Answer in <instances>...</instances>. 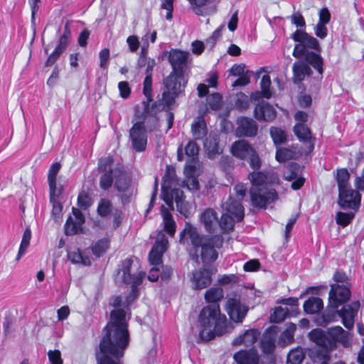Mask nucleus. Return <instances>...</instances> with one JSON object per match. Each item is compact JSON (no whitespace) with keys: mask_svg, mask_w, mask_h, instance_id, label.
I'll use <instances>...</instances> for the list:
<instances>
[{"mask_svg":"<svg viewBox=\"0 0 364 364\" xmlns=\"http://www.w3.org/2000/svg\"><path fill=\"white\" fill-rule=\"evenodd\" d=\"M122 302L119 296L112 299L111 304L115 309L111 312L110 321L105 327L106 333L100 343L98 364H121L119 359L129 344L126 313L119 308Z\"/></svg>","mask_w":364,"mask_h":364,"instance_id":"nucleus-1","label":"nucleus"},{"mask_svg":"<svg viewBox=\"0 0 364 364\" xmlns=\"http://www.w3.org/2000/svg\"><path fill=\"white\" fill-rule=\"evenodd\" d=\"M180 243L188 245L191 243L195 252H190L193 259L198 260L197 252L200 250V257L204 264L214 262L218 258L217 250L222 247L223 238L221 235H215L211 237L199 234L197 228L186 223L185 228L180 233Z\"/></svg>","mask_w":364,"mask_h":364,"instance_id":"nucleus-2","label":"nucleus"},{"mask_svg":"<svg viewBox=\"0 0 364 364\" xmlns=\"http://www.w3.org/2000/svg\"><path fill=\"white\" fill-rule=\"evenodd\" d=\"M199 338L208 341L228 331L226 317L220 314L218 304H210L202 309L198 316Z\"/></svg>","mask_w":364,"mask_h":364,"instance_id":"nucleus-3","label":"nucleus"},{"mask_svg":"<svg viewBox=\"0 0 364 364\" xmlns=\"http://www.w3.org/2000/svg\"><path fill=\"white\" fill-rule=\"evenodd\" d=\"M292 38L298 42L294 46L293 55L296 58L305 56L306 62L311 65L320 75H322L323 63L321 56L314 52H307V49L320 50L318 40L301 29H297L292 34Z\"/></svg>","mask_w":364,"mask_h":364,"instance_id":"nucleus-4","label":"nucleus"},{"mask_svg":"<svg viewBox=\"0 0 364 364\" xmlns=\"http://www.w3.org/2000/svg\"><path fill=\"white\" fill-rule=\"evenodd\" d=\"M252 183L250 191L252 205L257 208H265L277 199V193L274 189L269 188L268 176L261 171H254L249 175Z\"/></svg>","mask_w":364,"mask_h":364,"instance_id":"nucleus-5","label":"nucleus"},{"mask_svg":"<svg viewBox=\"0 0 364 364\" xmlns=\"http://www.w3.org/2000/svg\"><path fill=\"white\" fill-rule=\"evenodd\" d=\"M134 267H136V265L134 264V260L126 259L122 262L117 274V279H120L126 284L130 285L132 288L123 303V305L126 307L137 299L139 296L137 287L141 284L145 277V273L141 271L132 274Z\"/></svg>","mask_w":364,"mask_h":364,"instance_id":"nucleus-6","label":"nucleus"},{"mask_svg":"<svg viewBox=\"0 0 364 364\" xmlns=\"http://www.w3.org/2000/svg\"><path fill=\"white\" fill-rule=\"evenodd\" d=\"M230 215L228 212L223 213L219 220L217 212L208 208L200 213L199 219L205 231L209 233H215L218 231L229 232L233 230L235 225V220Z\"/></svg>","mask_w":364,"mask_h":364,"instance_id":"nucleus-7","label":"nucleus"},{"mask_svg":"<svg viewBox=\"0 0 364 364\" xmlns=\"http://www.w3.org/2000/svg\"><path fill=\"white\" fill-rule=\"evenodd\" d=\"M171 178H164L161 186V196L166 204L173 210V203H176L178 211L187 217L189 214V206L184 200L183 192L173 186Z\"/></svg>","mask_w":364,"mask_h":364,"instance_id":"nucleus-8","label":"nucleus"},{"mask_svg":"<svg viewBox=\"0 0 364 364\" xmlns=\"http://www.w3.org/2000/svg\"><path fill=\"white\" fill-rule=\"evenodd\" d=\"M186 84L184 73L171 71L170 75L164 80V85L167 91L163 93L162 100L167 106L171 105L175 98L183 92Z\"/></svg>","mask_w":364,"mask_h":364,"instance_id":"nucleus-9","label":"nucleus"},{"mask_svg":"<svg viewBox=\"0 0 364 364\" xmlns=\"http://www.w3.org/2000/svg\"><path fill=\"white\" fill-rule=\"evenodd\" d=\"M234 191L236 193V198L230 196L222 207L224 210L233 215L237 221H240L244 218V208L241 201L246 195L247 188L245 185L239 183L235 186Z\"/></svg>","mask_w":364,"mask_h":364,"instance_id":"nucleus-10","label":"nucleus"},{"mask_svg":"<svg viewBox=\"0 0 364 364\" xmlns=\"http://www.w3.org/2000/svg\"><path fill=\"white\" fill-rule=\"evenodd\" d=\"M350 291L348 283L346 284H333L328 295V302L331 305L340 306L346 303L350 298Z\"/></svg>","mask_w":364,"mask_h":364,"instance_id":"nucleus-11","label":"nucleus"},{"mask_svg":"<svg viewBox=\"0 0 364 364\" xmlns=\"http://www.w3.org/2000/svg\"><path fill=\"white\" fill-rule=\"evenodd\" d=\"M360 194L352 188L339 192L338 204L343 209L358 210L360 205Z\"/></svg>","mask_w":364,"mask_h":364,"instance_id":"nucleus-12","label":"nucleus"},{"mask_svg":"<svg viewBox=\"0 0 364 364\" xmlns=\"http://www.w3.org/2000/svg\"><path fill=\"white\" fill-rule=\"evenodd\" d=\"M129 136L132 146L136 151H144L147 144V136L146 129L143 127V123L136 122L129 132Z\"/></svg>","mask_w":364,"mask_h":364,"instance_id":"nucleus-13","label":"nucleus"},{"mask_svg":"<svg viewBox=\"0 0 364 364\" xmlns=\"http://www.w3.org/2000/svg\"><path fill=\"white\" fill-rule=\"evenodd\" d=\"M327 331L331 349L335 348L337 343L341 344L345 348L350 346V334L348 331L343 330L342 327L336 326L328 328Z\"/></svg>","mask_w":364,"mask_h":364,"instance_id":"nucleus-14","label":"nucleus"},{"mask_svg":"<svg viewBox=\"0 0 364 364\" xmlns=\"http://www.w3.org/2000/svg\"><path fill=\"white\" fill-rule=\"evenodd\" d=\"M215 272L205 267L193 271L190 278L194 289H202L208 287L212 282V275Z\"/></svg>","mask_w":364,"mask_h":364,"instance_id":"nucleus-15","label":"nucleus"},{"mask_svg":"<svg viewBox=\"0 0 364 364\" xmlns=\"http://www.w3.org/2000/svg\"><path fill=\"white\" fill-rule=\"evenodd\" d=\"M225 308L230 319L238 323L242 321L248 311L247 307L241 304L240 301L236 298L229 299Z\"/></svg>","mask_w":364,"mask_h":364,"instance_id":"nucleus-16","label":"nucleus"},{"mask_svg":"<svg viewBox=\"0 0 364 364\" xmlns=\"http://www.w3.org/2000/svg\"><path fill=\"white\" fill-rule=\"evenodd\" d=\"M168 240L162 231L157 235L156 242L153 246L149 256V259L152 265H159L161 263V257L166 250Z\"/></svg>","mask_w":364,"mask_h":364,"instance_id":"nucleus-17","label":"nucleus"},{"mask_svg":"<svg viewBox=\"0 0 364 364\" xmlns=\"http://www.w3.org/2000/svg\"><path fill=\"white\" fill-rule=\"evenodd\" d=\"M114 186L119 193L123 203L129 202L130 198L134 195V188L130 184V180L120 171L114 182Z\"/></svg>","mask_w":364,"mask_h":364,"instance_id":"nucleus-18","label":"nucleus"},{"mask_svg":"<svg viewBox=\"0 0 364 364\" xmlns=\"http://www.w3.org/2000/svg\"><path fill=\"white\" fill-rule=\"evenodd\" d=\"M359 308L360 302L355 301L349 304L344 305L340 310V318L342 319V323L346 328L351 329L354 326L355 318L357 316Z\"/></svg>","mask_w":364,"mask_h":364,"instance_id":"nucleus-19","label":"nucleus"},{"mask_svg":"<svg viewBox=\"0 0 364 364\" xmlns=\"http://www.w3.org/2000/svg\"><path fill=\"white\" fill-rule=\"evenodd\" d=\"M73 216H70L65 225V232L66 235H75L82 231V225L85 222V218L81 211L75 208H73Z\"/></svg>","mask_w":364,"mask_h":364,"instance_id":"nucleus-20","label":"nucleus"},{"mask_svg":"<svg viewBox=\"0 0 364 364\" xmlns=\"http://www.w3.org/2000/svg\"><path fill=\"white\" fill-rule=\"evenodd\" d=\"M188 55V52L171 49L168 55V61L172 67V71L184 73Z\"/></svg>","mask_w":364,"mask_h":364,"instance_id":"nucleus-21","label":"nucleus"},{"mask_svg":"<svg viewBox=\"0 0 364 364\" xmlns=\"http://www.w3.org/2000/svg\"><path fill=\"white\" fill-rule=\"evenodd\" d=\"M236 133L240 136H253L257 132V123L250 118L240 117L237 119Z\"/></svg>","mask_w":364,"mask_h":364,"instance_id":"nucleus-22","label":"nucleus"},{"mask_svg":"<svg viewBox=\"0 0 364 364\" xmlns=\"http://www.w3.org/2000/svg\"><path fill=\"white\" fill-rule=\"evenodd\" d=\"M254 115L258 120L272 121L276 117V111L268 102L262 100L256 105Z\"/></svg>","mask_w":364,"mask_h":364,"instance_id":"nucleus-23","label":"nucleus"},{"mask_svg":"<svg viewBox=\"0 0 364 364\" xmlns=\"http://www.w3.org/2000/svg\"><path fill=\"white\" fill-rule=\"evenodd\" d=\"M254 150L253 147L243 139L235 141L230 149L232 156L241 160L247 159L250 154H252Z\"/></svg>","mask_w":364,"mask_h":364,"instance_id":"nucleus-24","label":"nucleus"},{"mask_svg":"<svg viewBox=\"0 0 364 364\" xmlns=\"http://www.w3.org/2000/svg\"><path fill=\"white\" fill-rule=\"evenodd\" d=\"M277 331L274 327L267 328L261 340V348L264 353L271 354L274 351Z\"/></svg>","mask_w":364,"mask_h":364,"instance_id":"nucleus-25","label":"nucleus"},{"mask_svg":"<svg viewBox=\"0 0 364 364\" xmlns=\"http://www.w3.org/2000/svg\"><path fill=\"white\" fill-rule=\"evenodd\" d=\"M294 132L301 141L306 143L309 151H312L314 149V139L306 124L296 123L294 127Z\"/></svg>","mask_w":364,"mask_h":364,"instance_id":"nucleus-26","label":"nucleus"},{"mask_svg":"<svg viewBox=\"0 0 364 364\" xmlns=\"http://www.w3.org/2000/svg\"><path fill=\"white\" fill-rule=\"evenodd\" d=\"M339 306L331 305L328 302V305L322 314L317 318V323L320 326H326L329 323L335 322L340 318V310L338 309Z\"/></svg>","mask_w":364,"mask_h":364,"instance_id":"nucleus-27","label":"nucleus"},{"mask_svg":"<svg viewBox=\"0 0 364 364\" xmlns=\"http://www.w3.org/2000/svg\"><path fill=\"white\" fill-rule=\"evenodd\" d=\"M260 336V332L257 329H249L237 337L233 341L234 345H244L247 347H252L256 343Z\"/></svg>","mask_w":364,"mask_h":364,"instance_id":"nucleus-28","label":"nucleus"},{"mask_svg":"<svg viewBox=\"0 0 364 364\" xmlns=\"http://www.w3.org/2000/svg\"><path fill=\"white\" fill-rule=\"evenodd\" d=\"M193 12L198 16H207L215 11L214 6H208L209 0H188Z\"/></svg>","mask_w":364,"mask_h":364,"instance_id":"nucleus-29","label":"nucleus"},{"mask_svg":"<svg viewBox=\"0 0 364 364\" xmlns=\"http://www.w3.org/2000/svg\"><path fill=\"white\" fill-rule=\"evenodd\" d=\"M234 359L237 364H259V356L253 350L238 351Z\"/></svg>","mask_w":364,"mask_h":364,"instance_id":"nucleus-30","label":"nucleus"},{"mask_svg":"<svg viewBox=\"0 0 364 364\" xmlns=\"http://www.w3.org/2000/svg\"><path fill=\"white\" fill-rule=\"evenodd\" d=\"M309 337L316 345L326 349H331L328 331L325 333L321 329H314L309 333Z\"/></svg>","mask_w":364,"mask_h":364,"instance_id":"nucleus-31","label":"nucleus"},{"mask_svg":"<svg viewBox=\"0 0 364 364\" xmlns=\"http://www.w3.org/2000/svg\"><path fill=\"white\" fill-rule=\"evenodd\" d=\"M204 148L210 159H213L222 152L218 146V136L217 134H210L204 142Z\"/></svg>","mask_w":364,"mask_h":364,"instance_id":"nucleus-32","label":"nucleus"},{"mask_svg":"<svg viewBox=\"0 0 364 364\" xmlns=\"http://www.w3.org/2000/svg\"><path fill=\"white\" fill-rule=\"evenodd\" d=\"M292 68L294 73L293 80L294 82H301L306 75H309L311 73L309 65L302 61L295 62Z\"/></svg>","mask_w":364,"mask_h":364,"instance_id":"nucleus-33","label":"nucleus"},{"mask_svg":"<svg viewBox=\"0 0 364 364\" xmlns=\"http://www.w3.org/2000/svg\"><path fill=\"white\" fill-rule=\"evenodd\" d=\"M161 214L163 218L164 229L170 235L173 236L176 232V224L169 210L164 205L161 208Z\"/></svg>","mask_w":364,"mask_h":364,"instance_id":"nucleus-34","label":"nucleus"},{"mask_svg":"<svg viewBox=\"0 0 364 364\" xmlns=\"http://www.w3.org/2000/svg\"><path fill=\"white\" fill-rule=\"evenodd\" d=\"M60 168L61 164L59 162H55L50 166L48 170V181L50 192H53L52 194H54L55 191H63L62 186H60L59 187H58L56 184V176Z\"/></svg>","mask_w":364,"mask_h":364,"instance_id":"nucleus-35","label":"nucleus"},{"mask_svg":"<svg viewBox=\"0 0 364 364\" xmlns=\"http://www.w3.org/2000/svg\"><path fill=\"white\" fill-rule=\"evenodd\" d=\"M50 192V201L53 205L52 216L56 223L60 222L62 215L63 205L58 200V197L62 193V191H55L54 194Z\"/></svg>","mask_w":364,"mask_h":364,"instance_id":"nucleus-36","label":"nucleus"},{"mask_svg":"<svg viewBox=\"0 0 364 364\" xmlns=\"http://www.w3.org/2000/svg\"><path fill=\"white\" fill-rule=\"evenodd\" d=\"M296 329V324L293 323H288L286 329L281 333L279 338V345L281 346H285L293 343Z\"/></svg>","mask_w":364,"mask_h":364,"instance_id":"nucleus-37","label":"nucleus"},{"mask_svg":"<svg viewBox=\"0 0 364 364\" xmlns=\"http://www.w3.org/2000/svg\"><path fill=\"white\" fill-rule=\"evenodd\" d=\"M68 257L73 264H81L85 266L91 264L90 258L84 255L77 248L68 250Z\"/></svg>","mask_w":364,"mask_h":364,"instance_id":"nucleus-38","label":"nucleus"},{"mask_svg":"<svg viewBox=\"0 0 364 364\" xmlns=\"http://www.w3.org/2000/svg\"><path fill=\"white\" fill-rule=\"evenodd\" d=\"M323 301L320 298L311 297L304 304V309L307 314H314L323 309Z\"/></svg>","mask_w":364,"mask_h":364,"instance_id":"nucleus-39","label":"nucleus"},{"mask_svg":"<svg viewBox=\"0 0 364 364\" xmlns=\"http://www.w3.org/2000/svg\"><path fill=\"white\" fill-rule=\"evenodd\" d=\"M191 132L195 139H202L207 134V128L204 120L198 118L193 122L191 126Z\"/></svg>","mask_w":364,"mask_h":364,"instance_id":"nucleus-40","label":"nucleus"},{"mask_svg":"<svg viewBox=\"0 0 364 364\" xmlns=\"http://www.w3.org/2000/svg\"><path fill=\"white\" fill-rule=\"evenodd\" d=\"M223 297V290L220 287H212L206 291L205 299L211 304H218V302Z\"/></svg>","mask_w":364,"mask_h":364,"instance_id":"nucleus-41","label":"nucleus"},{"mask_svg":"<svg viewBox=\"0 0 364 364\" xmlns=\"http://www.w3.org/2000/svg\"><path fill=\"white\" fill-rule=\"evenodd\" d=\"M350 174L347 169L341 168L337 171L336 181L338 186L339 192L341 191L347 190L351 188L349 184Z\"/></svg>","mask_w":364,"mask_h":364,"instance_id":"nucleus-42","label":"nucleus"},{"mask_svg":"<svg viewBox=\"0 0 364 364\" xmlns=\"http://www.w3.org/2000/svg\"><path fill=\"white\" fill-rule=\"evenodd\" d=\"M271 85V80L269 75H264L260 82L262 92H256L252 95V98L254 100L257 99V97L262 95L263 97L269 99L272 96V93L269 90V87Z\"/></svg>","mask_w":364,"mask_h":364,"instance_id":"nucleus-43","label":"nucleus"},{"mask_svg":"<svg viewBox=\"0 0 364 364\" xmlns=\"http://www.w3.org/2000/svg\"><path fill=\"white\" fill-rule=\"evenodd\" d=\"M304 358V350L302 348L297 347L289 353L287 364H301Z\"/></svg>","mask_w":364,"mask_h":364,"instance_id":"nucleus-44","label":"nucleus"},{"mask_svg":"<svg viewBox=\"0 0 364 364\" xmlns=\"http://www.w3.org/2000/svg\"><path fill=\"white\" fill-rule=\"evenodd\" d=\"M119 172V170L105 171V173L101 176L100 179V188L103 190L109 188L113 183L114 176L117 178Z\"/></svg>","mask_w":364,"mask_h":364,"instance_id":"nucleus-45","label":"nucleus"},{"mask_svg":"<svg viewBox=\"0 0 364 364\" xmlns=\"http://www.w3.org/2000/svg\"><path fill=\"white\" fill-rule=\"evenodd\" d=\"M31 237V232L29 228H26L23 232L21 242L19 247L18 252L16 255V260L19 261L22 256L26 253L27 248L29 246Z\"/></svg>","mask_w":364,"mask_h":364,"instance_id":"nucleus-46","label":"nucleus"},{"mask_svg":"<svg viewBox=\"0 0 364 364\" xmlns=\"http://www.w3.org/2000/svg\"><path fill=\"white\" fill-rule=\"evenodd\" d=\"M109 247L108 238H103L98 240L92 247V252L97 257L104 255Z\"/></svg>","mask_w":364,"mask_h":364,"instance_id":"nucleus-47","label":"nucleus"},{"mask_svg":"<svg viewBox=\"0 0 364 364\" xmlns=\"http://www.w3.org/2000/svg\"><path fill=\"white\" fill-rule=\"evenodd\" d=\"M296 157V151L289 149H279L276 153V159L279 162H284Z\"/></svg>","mask_w":364,"mask_h":364,"instance_id":"nucleus-48","label":"nucleus"},{"mask_svg":"<svg viewBox=\"0 0 364 364\" xmlns=\"http://www.w3.org/2000/svg\"><path fill=\"white\" fill-rule=\"evenodd\" d=\"M270 134L274 143L276 145L282 144L285 142L287 139L286 133L284 130L278 127H272Z\"/></svg>","mask_w":364,"mask_h":364,"instance_id":"nucleus-49","label":"nucleus"},{"mask_svg":"<svg viewBox=\"0 0 364 364\" xmlns=\"http://www.w3.org/2000/svg\"><path fill=\"white\" fill-rule=\"evenodd\" d=\"M143 123L144 129H146L149 132L154 131L158 127V118L155 114H146L144 116Z\"/></svg>","mask_w":364,"mask_h":364,"instance_id":"nucleus-50","label":"nucleus"},{"mask_svg":"<svg viewBox=\"0 0 364 364\" xmlns=\"http://www.w3.org/2000/svg\"><path fill=\"white\" fill-rule=\"evenodd\" d=\"M289 314V309L287 307H277L274 313L271 315V321L274 323H279L284 321Z\"/></svg>","mask_w":364,"mask_h":364,"instance_id":"nucleus-51","label":"nucleus"},{"mask_svg":"<svg viewBox=\"0 0 364 364\" xmlns=\"http://www.w3.org/2000/svg\"><path fill=\"white\" fill-rule=\"evenodd\" d=\"M157 33L156 31L149 30L144 36L141 38L143 45L141 47L142 53H146L149 47V42L154 43L156 41Z\"/></svg>","mask_w":364,"mask_h":364,"instance_id":"nucleus-52","label":"nucleus"},{"mask_svg":"<svg viewBox=\"0 0 364 364\" xmlns=\"http://www.w3.org/2000/svg\"><path fill=\"white\" fill-rule=\"evenodd\" d=\"M355 216V213L338 212L336 215V222L338 224L345 227L348 225Z\"/></svg>","mask_w":364,"mask_h":364,"instance_id":"nucleus-53","label":"nucleus"},{"mask_svg":"<svg viewBox=\"0 0 364 364\" xmlns=\"http://www.w3.org/2000/svg\"><path fill=\"white\" fill-rule=\"evenodd\" d=\"M235 105L240 110L247 109L249 106L248 96L242 92L237 93L235 96Z\"/></svg>","mask_w":364,"mask_h":364,"instance_id":"nucleus-54","label":"nucleus"},{"mask_svg":"<svg viewBox=\"0 0 364 364\" xmlns=\"http://www.w3.org/2000/svg\"><path fill=\"white\" fill-rule=\"evenodd\" d=\"M112 210V203L107 199H101L97 207V212L101 216H107Z\"/></svg>","mask_w":364,"mask_h":364,"instance_id":"nucleus-55","label":"nucleus"},{"mask_svg":"<svg viewBox=\"0 0 364 364\" xmlns=\"http://www.w3.org/2000/svg\"><path fill=\"white\" fill-rule=\"evenodd\" d=\"M222 97L219 93H213L207 97V103L213 110L218 109L220 107Z\"/></svg>","mask_w":364,"mask_h":364,"instance_id":"nucleus-56","label":"nucleus"},{"mask_svg":"<svg viewBox=\"0 0 364 364\" xmlns=\"http://www.w3.org/2000/svg\"><path fill=\"white\" fill-rule=\"evenodd\" d=\"M299 171V166L296 164L289 166L287 173H284V178L287 181H292L296 178Z\"/></svg>","mask_w":364,"mask_h":364,"instance_id":"nucleus-57","label":"nucleus"},{"mask_svg":"<svg viewBox=\"0 0 364 364\" xmlns=\"http://www.w3.org/2000/svg\"><path fill=\"white\" fill-rule=\"evenodd\" d=\"M161 9L166 11L165 16L166 19L168 21L171 20L173 17V0H162Z\"/></svg>","mask_w":364,"mask_h":364,"instance_id":"nucleus-58","label":"nucleus"},{"mask_svg":"<svg viewBox=\"0 0 364 364\" xmlns=\"http://www.w3.org/2000/svg\"><path fill=\"white\" fill-rule=\"evenodd\" d=\"M92 204V200L90 197L85 192H82L79 194L77 198V205L82 209H87Z\"/></svg>","mask_w":364,"mask_h":364,"instance_id":"nucleus-59","label":"nucleus"},{"mask_svg":"<svg viewBox=\"0 0 364 364\" xmlns=\"http://www.w3.org/2000/svg\"><path fill=\"white\" fill-rule=\"evenodd\" d=\"M48 357L50 364H63L61 353L59 350H50L48 352Z\"/></svg>","mask_w":364,"mask_h":364,"instance_id":"nucleus-60","label":"nucleus"},{"mask_svg":"<svg viewBox=\"0 0 364 364\" xmlns=\"http://www.w3.org/2000/svg\"><path fill=\"white\" fill-rule=\"evenodd\" d=\"M151 76L148 74L144 80L143 92L149 101L151 100Z\"/></svg>","mask_w":364,"mask_h":364,"instance_id":"nucleus-61","label":"nucleus"},{"mask_svg":"<svg viewBox=\"0 0 364 364\" xmlns=\"http://www.w3.org/2000/svg\"><path fill=\"white\" fill-rule=\"evenodd\" d=\"M127 43L132 53H135L139 49L140 44L138 37L134 35L128 36Z\"/></svg>","mask_w":364,"mask_h":364,"instance_id":"nucleus-62","label":"nucleus"},{"mask_svg":"<svg viewBox=\"0 0 364 364\" xmlns=\"http://www.w3.org/2000/svg\"><path fill=\"white\" fill-rule=\"evenodd\" d=\"M100 58V67L105 69L107 68L108 61L109 59V50L108 48L102 49L99 53Z\"/></svg>","mask_w":364,"mask_h":364,"instance_id":"nucleus-63","label":"nucleus"},{"mask_svg":"<svg viewBox=\"0 0 364 364\" xmlns=\"http://www.w3.org/2000/svg\"><path fill=\"white\" fill-rule=\"evenodd\" d=\"M113 163V159L111 156H107L101 159L99 161V169L101 171H113L111 168V166Z\"/></svg>","mask_w":364,"mask_h":364,"instance_id":"nucleus-64","label":"nucleus"}]
</instances>
